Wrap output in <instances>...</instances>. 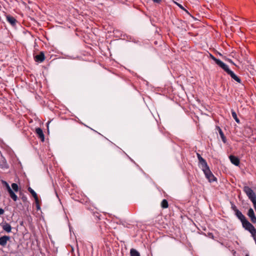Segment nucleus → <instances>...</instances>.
<instances>
[{"label": "nucleus", "mask_w": 256, "mask_h": 256, "mask_svg": "<svg viewBox=\"0 0 256 256\" xmlns=\"http://www.w3.org/2000/svg\"><path fill=\"white\" fill-rule=\"evenodd\" d=\"M235 215L240 220L243 228L248 231L256 242V228L246 218L245 216L239 210H236Z\"/></svg>", "instance_id": "1"}, {"label": "nucleus", "mask_w": 256, "mask_h": 256, "mask_svg": "<svg viewBox=\"0 0 256 256\" xmlns=\"http://www.w3.org/2000/svg\"><path fill=\"white\" fill-rule=\"evenodd\" d=\"M243 190L246 194L248 198L253 204L255 210L256 211V194L253 190L249 186H246L243 188Z\"/></svg>", "instance_id": "2"}, {"label": "nucleus", "mask_w": 256, "mask_h": 256, "mask_svg": "<svg viewBox=\"0 0 256 256\" xmlns=\"http://www.w3.org/2000/svg\"><path fill=\"white\" fill-rule=\"evenodd\" d=\"M228 75L230 76V77L236 80L238 83L240 84L242 82V80L232 70H231L228 65H226L224 67L222 68Z\"/></svg>", "instance_id": "3"}, {"label": "nucleus", "mask_w": 256, "mask_h": 256, "mask_svg": "<svg viewBox=\"0 0 256 256\" xmlns=\"http://www.w3.org/2000/svg\"><path fill=\"white\" fill-rule=\"evenodd\" d=\"M202 170L206 178L210 182H212L216 180V178L210 171L208 166L204 168Z\"/></svg>", "instance_id": "4"}, {"label": "nucleus", "mask_w": 256, "mask_h": 256, "mask_svg": "<svg viewBox=\"0 0 256 256\" xmlns=\"http://www.w3.org/2000/svg\"><path fill=\"white\" fill-rule=\"evenodd\" d=\"M248 216L250 218V221L253 224L256 223V216H255L254 211L252 208H250L248 210Z\"/></svg>", "instance_id": "5"}, {"label": "nucleus", "mask_w": 256, "mask_h": 256, "mask_svg": "<svg viewBox=\"0 0 256 256\" xmlns=\"http://www.w3.org/2000/svg\"><path fill=\"white\" fill-rule=\"evenodd\" d=\"M34 59L36 62L39 63L43 62L45 59L44 52H40L39 54L34 56Z\"/></svg>", "instance_id": "6"}, {"label": "nucleus", "mask_w": 256, "mask_h": 256, "mask_svg": "<svg viewBox=\"0 0 256 256\" xmlns=\"http://www.w3.org/2000/svg\"><path fill=\"white\" fill-rule=\"evenodd\" d=\"M229 158L230 160V162L236 166H238L240 164V160L238 157L233 155H230L229 156Z\"/></svg>", "instance_id": "7"}, {"label": "nucleus", "mask_w": 256, "mask_h": 256, "mask_svg": "<svg viewBox=\"0 0 256 256\" xmlns=\"http://www.w3.org/2000/svg\"><path fill=\"white\" fill-rule=\"evenodd\" d=\"M6 16L8 22L12 26H16L17 20L14 17L11 16L10 14H7Z\"/></svg>", "instance_id": "8"}, {"label": "nucleus", "mask_w": 256, "mask_h": 256, "mask_svg": "<svg viewBox=\"0 0 256 256\" xmlns=\"http://www.w3.org/2000/svg\"><path fill=\"white\" fill-rule=\"evenodd\" d=\"M10 239V237L7 236H4L0 237V245L2 246H5L6 245L7 242Z\"/></svg>", "instance_id": "9"}, {"label": "nucleus", "mask_w": 256, "mask_h": 256, "mask_svg": "<svg viewBox=\"0 0 256 256\" xmlns=\"http://www.w3.org/2000/svg\"><path fill=\"white\" fill-rule=\"evenodd\" d=\"M7 190L10 194V197L13 200L14 202L18 200V196L10 186H8Z\"/></svg>", "instance_id": "10"}, {"label": "nucleus", "mask_w": 256, "mask_h": 256, "mask_svg": "<svg viewBox=\"0 0 256 256\" xmlns=\"http://www.w3.org/2000/svg\"><path fill=\"white\" fill-rule=\"evenodd\" d=\"M36 132L37 134L38 138L41 140L42 142H44V136L42 130L40 128H36Z\"/></svg>", "instance_id": "11"}, {"label": "nucleus", "mask_w": 256, "mask_h": 256, "mask_svg": "<svg viewBox=\"0 0 256 256\" xmlns=\"http://www.w3.org/2000/svg\"><path fill=\"white\" fill-rule=\"evenodd\" d=\"M211 56V57H212V58L218 66H220L221 68H223L226 65V64H224V62H223L222 60H220L219 59H218L216 58L214 56H213L212 55H210Z\"/></svg>", "instance_id": "12"}, {"label": "nucleus", "mask_w": 256, "mask_h": 256, "mask_svg": "<svg viewBox=\"0 0 256 256\" xmlns=\"http://www.w3.org/2000/svg\"><path fill=\"white\" fill-rule=\"evenodd\" d=\"M216 129L218 130V133L220 135V136L222 140V141L224 143H226V137L225 136L222 130L218 126H217L216 127Z\"/></svg>", "instance_id": "13"}, {"label": "nucleus", "mask_w": 256, "mask_h": 256, "mask_svg": "<svg viewBox=\"0 0 256 256\" xmlns=\"http://www.w3.org/2000/svg\"><path fill=\"white\" fill-rule=\"evenodd\" d=\"M2 229L7 232H10L12 230L11 226L6 222L2 226Z\"/></svg>", "instance_id": "14"}, {"label": "nucleus", "mask_w": 256, "mask_h": 256, "mask_svg": "<svg viewBox=\"0 0 256 256\" xmlns=\"http://www.w3.org/2000/svg\"><path fill=\"white\" fill-rule=\"evenodd\" d=\"M28 190L34 198L36 202H38V198L36 193L30 187H29Z\"/></svg>", "instance_id": "15"}, {"label": "nucleus", "mask_w": 256, "mask_h": 256, "mask_svg": "<svg viewBox=\"0 0 256 256\" xmlns=\"http://www.w3.org/2000/svg\"><path fill=\"white\" fill-rule=\"evenodd\" d=\"M199 163L202 165V170L208 166L206 160L204 158L199 161Z\"/></svg>", "instance_id": "16"}, {"label": "nucleus", "mask_w": 256, "mask_h": 256, "mask_svg": "<svg viewBox=\"0 0 256 256\" xmlns=\"http://www.w3.org/2000/svg\"><path fill=\"white\" fill-rule=\"evenodd\" d=\"M231 112H232V118H234V119L236 120V122L238 124H240V120L238 119V118L237 114H236V112L234 110H231Z\"/></svg>", "instance_id": "17"}, {"label": "nucleus", "mask_w": 256, "mask_h": 256, "mask_svg": "<svg viewBox=\"0 0 256 256\" xmlns=\"http://www.w3.org/2000/svg\"><path fill=\"white\" fill-rule=\"evenodd\" d=\"M130 256H140V253L136 250L132 248L130 250Z\"/></svg>", "instance_id": "18"}, {"label": "nucleus", "mask_w": 256, "mask_h": 256, "mask_svg": "<svg viewBox=\"0 0 256 256\" xmlns=\"http://www.w3.org/2000/svg\"><path fill=\"white\" fill-rule=\"evenodd\" d=\"M161 206L163 208H166L168 206V202L166 200L164 199L161 202Z\"/></svg>", "instance_id": "19"}, {"label": "nucleus", "mask_w": 256, "mask_h": 256, "mask_svg": "<svg viewBox=\"0 0 256 256\" xmlns=\"http://www.w3.org/2000/svg\"><path fill=\"white\" fill-rule=\"evenodd\" d=\"M12 188L13 189V190L14 192H18V185L16 184L12 183Z\"/></svg>", "instance_id": "20"}, {"label": "nucleus", "mask_w": 256, "mask_h": 256, "mask_svg": "<svg viewBox=\"0 0 256 256\" xmlns=\"http://www.w3.org/2000/svg\"><path fill=\"white\" fill-rule=\"evenodd\" d=\"M232 208L234 212H236V210H238L234 204H232Z\"/></svg>", "instance_id": "21"}, {"label": "nucleus", "mask_w": 256, "mask_h": 256, "mask_svg": "<svg viewBox=\"0 0 256 256\" xmlns=\"http://www.w3.org/2000/svg\"><path fill=\"white\" fill-rule=\"evenodd\" d=\"M94 216L96 217V218H98V220H100V215L98 213H96L94 214Z\"/></svg>", "instance_id": "22"}, {"label": "nucleus", "mask_w": 256, "mask_h": 256, "mask_svg": "<svg viewBox=\"0 0 256 256\" xmlns=\"http://www.w3.org/2000/svg\"><path fill=\"white\" fill-rule=\"evenodd\" d=\"M2 163L3 164H0V168H3L5 167V165L6 164V162H5V160H2Z\"/></svg>", "instance_id": "23"}, {"label": "nucleus", "mask_w": 256, "mask_h": 256, "mask_svg": "<svg viewBox=\"0 0 256 256\" xmlns=\"http://www.w3.org/2000/svg\"><path fill=\"white\" fill-rule=\"evenodd\" d=\"M176 4L182 10H186V9H184V8L182 6V5H181L180 4L178 3V2H176Z\"/></svg>", "instance_id": "24"}, {"label": "nucleus", "mask_w": 256, "mask_h": 256, "mask_svg": "<svg viewBox=\"0 0 256 256\" xmlns=\"http://www.w3.org/2000/svg\"><path fill=\"white\" fill-rule=\"evenodd\" d=\"M22 201H23L24 202H26V200H27V198H26V196H22Z\"/></svg>", "instance_id": "25"}, {"label": "nucleus", "mask_w": 256, "mask_h": 256, "mask_svg": "<svg viewBox=\"0 0 256 256\" xmlns=\"http://www.w3.org/2000/svg\"><path fill=\"white\" fill-rule=\"evenodd\" d=\"M2 182L6 186V188H7L8 186H10L9 184L6 181L2 180Z\"/></svg>", "instance_id": "26"}, {"label": "nucleus", "mask_w": 256, "mask_h": 256, "mask_svg": "<svg viewBox=\"0 0 256 256\" xmlns=\"http://www.w3.org/2000/svg\"><path fill=\"white\" fill-rule=\"evenodd\" d=\"M4 212V210L2 208H0V216L2 215V214H3Z\"/></svg>", "instance_id": "27"}, {"label": "nucleus", "mask_w": 256, "mask_h": 256, "mask_svg": "<svg viewBox=\"0 0 256 256\" xmlns=\"http://www.w3.org/2000/svg\"><path fill=\"white\" fill-rule=\"evenodd\" d=\"M152 1L154 2L159 4L161 2V0H152Z\"/></svg>", "instance_id": "28"}, {"label": "nucleus", "mask_w": 256, "mask_h": 256, "mask_svg": "<svg viewBox=\"0 0 256 256\" xmlns=\"http://www.w3.org/2000/svg\"><path fill=\"white\" fill-rule=\"evenodd\" d=\"M36 203H37V204H36V208H37V210H40V205H39L38 204V202H36Z\"/></svg>", "instance_id": "29"}, {"label": "nucleus", "mask_w": 256, "mask_h": 256, "mask_svg": "<svg viewBox=\"0 0 256 256\" xmlns=\"http://www.w3.org/2000/svg\"><path fill=\"white\" fill-rule=\"evenodd\" d=\"M196 156H197L198 158H200L202 156H200V154L198 153H196Z\"/></svg>", "instance_id": "30"}, {"label": "nucleus", "mask_w": 256, "mask_h": 256, "mask_svg": "<svg viewBox=\"0 0 256 256\" xmlns=\"http://www.w3.org/2000/svg\"><path fill=\"white\" fill-rule=\"evenodd\" d=\"M202 159V156L200 158H198V162L200 161V160H201Z\"/></svg>", "instance_id": "31"}, {"label": "nucleus", "mask_w": 256, "mask_h": 256, "mask_svg": "<svg viewBox=\"0 0 256 256\" xmlns=\"http://www.w3.org/2000/svg\"><path fill=\"white\" fill-rule=\"evenodd\" d=\"M246 256H249V254H246Z\"/></svg>", "instance_id": "32"}]
</instances>
